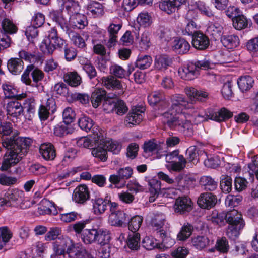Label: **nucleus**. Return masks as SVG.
<instances>
[{"instance_id": "obj_47", "label": "nucleus", "mask_w": 258, "mask_h": 258, "mask_svg": "<svg viewBox=\"0 0 258 258\" xmlns=\"http://www.w3.org/2000/svg\"><path fill=\"white\" fill-rule=\"evenodd\" d=\"M143 220V218L141 216L137 215L132 217L128 222V229L133 233H136L141 227Z\"/></svg>"}, {"instance_id": "obj_21", "label": "nucleus", "mask_w": 258, "mask_h": 258, "mask_svg": "<svg viewBox=\"0 0 258 258\" xmlns=\"http://www.w3.org/2000/svg\"><path fill=\"white\" fill-rule=\"evenodd\" d=\"M225 219L230 225H239L244 223L242 219V215L236 210H232L226 214Z\"/></svg>"}, {"instance_id": "obj_51", "label": "nucleus", "mask_w": 258, "mask_h": 258, "mask_svg": "<svg viewBox=\"0 0 258 258\" xmlns=\"http://www.w3.org/2000/svg\"><path fill=\"white\" fill-rule=\"evenodd\" d=\"M151 57L149 55H140L136 60V66L141 69L149 67L152 63Z\"/></svg>"}, {"instance_id": "obj_49", "label": "nucleus", "mask_w": 258, "mask_h": 258, "mask_svg": "<svg viewBox=\"0 0 258 258\" xmlns=\"http://www.w3.org/2000/svg\"><path fill=\"white\" fill-rule=\"evenodd\" d=\"M103 143H105V147L109 151H110L114 154H118L121 149V145L120 143L116 141L104 140Z\"/></svg>"}, {"instance_id": "obj_32", "label": "nucleus", "mask_w": 258, "mask_h": 258, "mask_svg": "<svg viewBox=\"0 0 258 258\" xmlns=\"http://www.w3.org/2000/svg\"><path fill=\"white\" fill-rule=\"evenodd\" d=\"M64 80L70 86L77 87L81 83V77L76 72L68 73L64 76Z\"/></svg>"}, {"instance_id": "obj_15", "label": "nucleus", "mask_w": 258, "mask_h": 258, "mask_svg": "<svg viewBox=\"0 0 258 258\" xmlns=\"http://www.w3.org/2000/svg\"><path fill=\"white\" fill-rule=\"evenodd\" d=\"M70 25L74 28L83 29L88 24L86 16L77 13L73 14L70 17Z\"/></svg>"}, {"instance_id": "obj_36", "label": "nucleus", "mask_w": 258, "mask_h": 258, "mask_svg": "<svg viewBox=\"0 0 258 258\" xmlns=\"http://www.w3.org/2000/svg\"><path fill=\"white\" fill-rule=\"evenodd\" d=\"M36 103L33 99H27L25 100L24 108L26 110L25 117L28 120H31L35 113Z\"/></svg>"}, {"instance_id": "obj_9", "label": "nucleus", "mask_w": 258, "mask_h": 258, "mask_svg": "<svg viewBox=\"0 0 258 258\" xmlns=\"http://www.w3.org/2000/svg\"><path fill=\"white\" fill-rule=\"evenodd\" d=\"M68 254L70 258H91L83 246L80 243H74L68 249Z\"/></svg>"}, {"instance_id": "obj_25", "label": "nucleus", "mask_w": 258, "mask_h": 258, "mask_svg": "<svg viewBox=\"0 0 258 258\" xmlns=\"http://www.w3.org/2000/svg\"><path fill=\"white\" fill-rule=\"evenodd\" d=\"M9 71L14 75L19 74L23 69V62L20 59L11 58L7 64Z\"/></svg>"}, {"instance_id": "obj_30", "label": "nucleus", "mask_w": 258, "mask_h": 258, "mask_svg": "<svg viewBox=\"0 0 258 258\" xmlns=\"http://www.w3.org/2000/svg\"><path fill=\"white\" fill-rule=\"evenodd\" d=\"M96 231V241L101 245L105 246L111 239L109 232L105 229H98Z\"/></svg>"}, {"instance_id": "obj_55", "label": "nucleus", "mask_w": 258, "mask_h": 258, "mask_svg": "<svg viewBox=\"0 0 258 258\" xmlns=\"http://www.w3.org/2000/svg\"><path fill=\"white\" fill-rule=\"evenodd\" d=\"M232 178L228 176L222 175L220 182V187L223 192L229 193L232 189Z\"/></svg>"}, {"instance_id": "obj_58", "label": "nucleus", "mask_w": 258, "mask_h": 258, "mask_svg": "<svg viewBox=\"0 0 258 258\" xmlns=\"http://www.w3.org/2000/svg\"><path fill=\"white\" fill-rule=\"evenodd\" d=\"M62 117L63 123L69 124L75 120L76 113L72 108L67 107L63 111Z\"/></svg>"}, {"instance_id": "obj_60", "label": "nucleus", "mask_w": 258, "mask_h": 258, "mask_svg": "<svg viewBox=\"0 0 258 258\" xmlns=\"http://www.w3.org/2000/svg\"><path fill=\"white\" fill-rule=\"evenodd\" d=\"M2 25L4 30L8 33H16L17 28L13 22L9 19L5 18L2 21Z\"/></svg>"}, {"instance_id": "obj_44", "label": "nucleus", "mask_w": 258, "mask_h": 258, "mask_svg": "<svg viewBox=\"0 0 258 258\" xmlns=\"http://www.w3.org/2000/svg\"><path fill=\"white\" fill-rule=\"evenodd\" d=\"M200 183L206 189L211 191L215 190L217 186V182L210 176H202L200 178Z\"/></svg>"}, {"instance_id": "obj_41", "label": "nucleus", "mask_w": 258, "mask_h": 258, "mask_svg": "<svg viewBox=\"0 0 258 258\" xmlns=\"http://www.w3.org/2000/svg\"><path fill=\"white\" fill-rule=\"evenodd\" d=\"M225 216V213H219L217 210H214L207 216V219L213 223L220 224L223 222Z\"/></svg>"}, {"instance_id": "obj_42", "label": "nucleus", "mask_w": 258, "mask_h": 258, "mask_svg": "<svg viewBox=\"0 0 258 258\" xmlns=\"http://www.w3.org/2000/svg\"><path fill=\"white\" fill-rule=\"evenodd\" d=\"M137 22L140 26L148 27L152 23V17L148 13L142 12L138 15L137 18Z\"/></svg>"}, {"instance_id": "obj_34", "label": "nucleus", "mask_w": 258, "mask_h": 258, "mask_svg": "<svg viewBox=\"0 0 258 258\" xmlns=\"http://www.w3.org/2000/svg\"><path fill=\"white\" fill-rule=\"evenodd\" d=\"M208 33L212 35L215 39L219 38L223 34V27L218 23H214L209 25L207 28Z\"/></svg>"}, {"instance_id": "obj_7", "label": "nucleus", "mask_w": 258, "mask_h": 258, "mask_svg": "<svg viewBox=\"0 0 258 258\" xmlns=\"http://www.w3.org/2000/svg\"><path fill=\"white\" fill-rule=\"evenodd\" d=\"M73 241L71 238L67 236H62L58 237L53 243V251L59 252L68 253V249L72 245Z\"/></svg>"}, {"instance_id": "obj_19", "label": "nucleus", "mask_w": 258, "mask_h": 258, "mask_svg": "<svg viewBox=\"0 0 258 258\" xmlns=\"http://www.w3.org/2000/svg\"><path fill=\"white\" fill-rule=\"evenodd\" d=\"M39 152L42 157L46 160H52L56 157L55 149L51 143L42 144L39 148Z\"/></svg>"}, {"instance_id": "obj_62", "label": "nucleus", "mask_w": 258, "mask_h": 258, "mask_svg": "<svg viewBox=\"0 0 258 258\" xmlns=\"http://www.w3.org/2000/svg\"><path fill=\"white\" fill-rule=\"evenodd\" d=\"M186 155L187 156V159L196 164L198 161V153L197 149L195 146H191L186 151Z\"/></svg>"}, {"instance_id": "obj_45", "label": "nucleus", "mask_w": 258, "mask_h": 258, "mask_svg": "<svg viewBox=\"0 0 258 258\" xmlns=\"http://www.w3.org/2000/svg\"><path fill=\"white\" fill-rule=\"evenodd\" d=\"M186 160L182 155H180L177 160L174 161L172 164L166 165L167 168L175 171H180L185 167Z\"/></svg>"}, {"instance_id": "obj_38", "label": "nucleus", "mask_w": 258, "mask_h": 258, "mask_svg": "<svg viewBox=\"0 0 258 258\" xmlns=\"http://www.w3.org/2000/svg\"><path fill=\"white\" fill-rule=\"evenodd\" d=\"M253 83V80L249 76L242 77L237 81L239 88L243 92L250 89Z\"/></svg>"}, {"instance_id": "obj_3", "label": "nucleus", "mask_w": 258, "mask_h": 258, "mask_svg": "<svg viewBox=\"0 0 258 258\" xmlns=\"http://www.w3.org/2000/svg\"><path fill=\"white\" fill-rule=\"evenodd\" d=\"M170 100L171 103L170 108V113L168 111L165 112L162 114L164 119L168 116H173L174 114H185V110L191 108L189 102L183 95L179 94L173 95L171 96Z\"/></svg>"}, {"instance_id": "obj_35", "label": "nucleus", "mask_w": 258, "mask_h": 258, "mask_svg": "<svg viewBox=\"0 0 258 258\" xmlns=\"http://www.w3.org/2000/svg\"><path fill=\"white\" fill-rule=\"evenodd\" d=\"M24 196V192L18 189L12 190L6 194V197L10 202H19L21 201Z\"/></svg>"}, {"instance_id": "obj_33", "label": "nucleus", "mask_w": 258, "mask_h": 258, "mask_svg": "<svg viewBox=\"0 0 258 258\" xmlns=\"http://www.w3.org/2000/svg\"><path fill=\"white\" fill-rule=\"evenodd\" d=\"M105 94V91L103 89L96 90L92 93L91 101L93 107L97 108L100 105Z\"/></svg>"}, {"instance_id": "obj_59", "label": "nucleus", "mask_w": 258, "mask_h": 258, "mask_svg": "<svg viewBox=\"0 0 258 258\" xmlns=\"http://www.w3.org/2000/svg\"><path fill=\"white\" fill-rule=\"evenodd\" d=\"M150 224L154 230H159V232H160L161 215L160 212L152 214L151 217Z\"/></svg>"}, {"instance_id": "obj_61", "label": "nucleus", "mask_w": 258, "mask_h": 258, "mask_svg": "<svg viewBox=\"0 0 258 258\" xmlns=\"http://www.w3.org/2000/svg\"><path fill=\"white\" fill-rule=\"evenodd\" d=\"M65 7L70 16L73 14L78 13L80 6L77 2L73 0H68L66 2Z\"/></svg>"}, {"instance_id": "obj_46", "label": "nucleus", "mask_w": 258, "mask_h": 258, "mask_svg": "<svg viewBox=\"0 0 258 258\" xmlns=\"http://www.w3.org/2000/svg\"><path fill=\"white\" fill-rule=\"evenodd\" d=\"M248 21L243 15H237L233 20V25L237 30H241L247 27Z\"/></svg>"}, {"instance_id": "obj_12", "label": "nucleus", "mask_w": 258, "mask_h": 258, "mask_svg": "<svg viewBox=\"0 0 258 258\" xmlns=\"http://www.w3.org/2000/svg\"><path fill=\"white\" fill-rule=\"evenodd\" d=\"M127 215L122 211L111 213L108 217V223L112 226L121 227L126 221Z\"/></svg>"}, {"instance_id": "obj_54", "label": "nucleus", "mask_w": 258, "mask_h": 258, "mask_svg": "<svg viewBox=\"0 0 258 258\" xmlns=\"http://www.w3.org/2000/svg\"><path fill=\"white\" fill-rule=\"evenodd\" d=\"M242 197L241 196H233L229 195L225 199V203L227 207L232 208L238 206L242 201Z\"/></svg>"}, {"instance_id": "obj_53", "label": "nucleus", "mask_w": 258, "mask_h": 258, "mask_svg": "<svg viewBox=\"0 0 258 258\" xmlns=\"http://www.w3.org/2000/svg\"><path fill=\"white\" fill-rule=\"evenodd\" d=\"M40 49L44 54H51L55 50V46L50 40L44 39L40 44Z\"/></svg>"}, {"instance_id": "obj_31", "label": "nucleus", "mask_w": 258, "mask_h": 258, "mask_svg": "<svg viewBox=\"0 0 258 258\" xmlns=\"http://www.w3.org/2000/svg\"><path fill=\"white\" fill-rule=\"evenodd\" d=\"M86 9L87 14L94 17L101 16L103 13L102 5L97 2L90 3Z\"/></svg>"}, {"instance_id": "obj_8", "label": "nucleus", "mask_w": 258, "mask_h": 258, "mask_svg": "<svg viewBox=\"0 0 258 258\" xmlns=\"http://www.w3.org/2000/svg\"><path fill=\"white\" fill-rule=\"evenodd\" d=\"M145 109L143 107H136L132 110V112L128 114L126 118V122L130 127L131 125L139 124L143 118Z\"/></svg>"}, {"instance_id": "obj_57", "label": "nucleus", "mask_w": 258, "mask_h": 258, "mask_svg": "<svg viewBox=\"0 0 258 258\" xmlns=\"http://www.w3.org/2000/svg\"><path fill=\"white\" fill-rule=\"evenodd\" d=\"M140 241V234L138 233H133L128 236V246L132 249H137L139 247Z\"/></svg>"}, {"instance_id": "obj_52", "label": "nucleus", "mask_w": 258, "mask_h": 258, "mask_svg": "<svg viewBox=\"0 0 258 258\" xmlns=\"http://www.w3.org/2000/svg\"><path fill=\"white\" fill-rule=\"evenodd\" d=\"M69 37L73 43L79 48H83L85 46L84 40L81 36L74 32H68Z\"/></svg>"}, {"instance_id": "obj_43", "label": "nucleus", "mask_w": 258, "mask_h": 258, "mask_svg": "<svg viewBox=\"0 0 258 258\" xmlns=\"http://www.w3.org/2000/svg\"><path fill=\"white\" fill-rule=\"evenodd\" d=\"M142 244L144 247L148 250H152L154 248L160 247V244L157 240L151 236H146L142 240Z\"/></svg>"}, {"instance_id": "obj_5", "label": "nucleus", "mask_w": 258, "mask_h": 258, "mask_svg": "<svg viewBox=\"0 0 258 258\" xmlns=\"http://www.w3.org/2000/svg\"><path fill=\"white\" fill-rule=\"evenodd\" d=\"M185 92L191 102H205L209 98V93L202 89L188 87L185 89Z\"/></svg>"}, {"instance_id": "obj_6", "label": "nucleus", "mask_w": 258, "mask_h": 258, "mask_svg": "<svg viewBox=\"0 0 258 258\" xmlns=\"http://www.w3.org/2000/svg\"><path fill=\"white\" fill-rule=\"evenodd\" d=\"M193 208V203L187 197L178 198L175 202L174 209L175 212L184 214L191 211Z\"/></svg>"}, {"instance_id": "obj_4", "label": "nucleus", "mask_w": 258, "mask_h": 258, "mask_svg": "<svg viewBox=\"0 0 258 258\" xmlns=\"http://www.w3.org/2000/svg\"><path fill=\"white\" fill-rule=\"evenodd\" d=\"M93 139L95 146L91 148L92 155L102 161H105L107 159V151L105 143H103L104 139L98 134Z\"/></svg>"}, {"instance_id": "obj_2", "label": "nucleus", "mask_w": 258, "mask_h": 258, "mask_svg": "<svg viewBox=\"0 0 258 258\" xmlns=\"http://www.w3.org/2000/svg\"><path fill=\"white\" fill-rule=\"evenodd\" d=\"M164 121L173 130L177 131L184 136L191 137L194 135V128L190 116L185 114H179L177 116H167Z\"/></svg>"}, {"instance_id": "obj_50", "label": "nucleus", "mask_w": 258, "mask_h": 258, "mask_svg": "<svg viewBox=\"0 0 258 258\" xmlns=\"http://www.w3.org/2000/svg\"><path fill=\"white\" fill-rule=\"evenodd\" d=\"M111 110H114L116 114L119 115H122L125 114L128 108L126 106L125 103L120 100H117L114 102L112 105H111Z\"/></svg>"}, {"instance_id": "obj_28", "label": "nucleus", "mask_w": 258, "mask_h": 258, "mask_svg": "<svg viewBox=\"0 0 258 258\" xmlns=\"http://www.w3.org/2000/svg\"><path fill=\"white\" fill-rule=\"evenodd\" d=\"M223 46L228 49H233L238 46L239 40L238 36L234 35L224 36L221 38Z\"/></svg>"}, {"instance_id": "obj_11", "label": "nucleus", "mask_w": 258, "mask_h": 258, "mask_svg": "<svg viewBox=\"0 0 258 258\" xmlns=\"http://www.w3.org/2000/svg\"><path fill=\"white\" fill-rule=\"evenodd\" d=\"M171 46L176 53L180 54L187 53L190 48L189 43L181 38H176L172 42Z\"/></svg>"}, {"instance_id": "obj_20", "label": "nucleus", "mask_w": 258, "mask_h": 258, "mask_svg": "<svg viewBox=\"0 0 258 258\" xmlns=\"http://www.w3.org/2000/svg\"><path fill=\"white\" fill-rule=\"evenodd\" d=\"M122 26L120 22H112L107 28V31L109 35L108 43L110 45H113L117 41V34Z\"/></svg>"}, {"instance_id": "obj_64", "label": "nucleus", "mask_w": 258, "mask_h": 258, "mask_svg": "<svg viewBox=\"0 0 258 258\" xmlns=\"http://www.w3.org/2000/svg\"><path fill=\"white\" fill-rule=\"evenodd\" d=\"M175 242L169 233H162V249L172 247Z\"/></svg>"}, {"instance_id": "obj_29", "label": "nucleus", "mask_w": 258, "mask_h": 258, "mask_svg": "<svg viewBox=\"0 0 258 258\" xmlns=\"http://www.w3.org/2000/svg\"><path fill=\"white\" fill-rule=\"evenodd\" d=\"M193 231V226L190 224H184L177 235V240H186L191 235Z\"/></svg>"}, {"instance_id": "obj_10", "label": "nucleus", "mask_w": 258, "mask_h": 258, "mask_svg": "<svg viewBox=\"0 0 258 258\" xmlns=\"http://www.w3.org/2000/svg\"><path fill=\"white\" fill-rule=\"evenodd\" d=\"M89 198L88 189L85 185H81L77 187L72 195L73 200L78 203H84Z\"/></svg>"}, {"instance_id": "obj_14", "label": "nucleus", "mask_w": 258, "mask_h": 258, "mask_svg": "<svg viewBox=\"0 0 258 258\" xmlns=\"http://www.w3.org/2000/svg\"><path fill=\"white\" fill-rule=\"evenodd\" d=\"M192 43L195 48L204 50L209 46V40L204 34L197 32L192 37Z\"/></svg>"}, {"instance_id": "obj_13", "label": "nucleus", "mask_w": 258, "mask_h": 258, "mask_svg": "<svg viewBox=\"0 0 258 258\" xmlns=\"http://www.w3.org/2000/svg\"><path fill=\"white\" fill-rule=\"evenodd\" d=\"M217 202V198L212 193H204L201 195L198 200V204L202 208H210Z\"/></svg>"}, {"instance_id": "obj_24", "label": "nucleus", "mask_w": 258, "mask_h": 258, "mask_svg": "<svg viewBox=\"0 0 258 258\" xmlns=\"http://www.w3.org/2000/svg\"><path fill=\"white\" fill-rule=\"evenodd\" d=\"M148 184L150 186V191L153 195L149 198L150 202L155 200V197H157L161 190V182L156 177H154L148 180Z\"/></svg>"}, {"instance_id": "obj_22", "label": "nucleus", "mask_w": 258, "mask_h": 258, "mask_svg": "<svg viewBox=\"0 0 258 258\" xmlns=\"http://www.w3.org/2000/svg\"><path fill=\"white\" fill-rule=\"evenodd\" d=\"M93 212L97 215L103 214L106 210L109 202L102 198H96L92 200Z\"/></svg>"}, {"instance_id": "obj_23", "label": "nucleus", "mask_w": 258, "mask_h": 258, "mask_svg": "<svg viewBox=\"0 0 258 258\" xmlns=\"http://www.w3.org/2000/svg\"><path fill=\"white\" fill-rule=\"evenodd\" d=\"M209 238L204 235H197L191 239V244L195 248L202 250L209 245Z\"/></svg>"}, {"instance_id": "obj_39", "label": "nucleus", "mask_w": 258, "mask_h": 258, "mask_svg": "<svg viewBox=\"0 0 258 258\" xmlns=\"http://www.w3.org/2000/svg\"><path fill=\"white\" fill-rule=\"evenodd\" d=\"M144 150L146 153H152L154 151L158 152L160 148L159 140L152 139L145 142L144 144Z\"/></svg>"}, {"instance_id": "obj_37", "label": "nucleus", "mask_w": 258, "mask_h": 258, "mask_svg": "<svg viewBox=\"0 0 258 258\" xmlns=\"http://www.w3.org/2000/svg\"><path fill=\"white\" fill-rule=\"evenodd\" d=\"M244 226V223H241L239 225H237L229 224L226 231V235L229 238L235 239L238 237L240 231L243 228Z\"/></svg>"}, {"instance_id": "obj_27", "label": "nucleus", "mask_w": 258, "mask_h": 258, "mask_svg": "<svg viewBox=\"0 0 258 258\" xmlns=\"http://www.w3.org/2000/svg\"><path fill=\"white\" fill-rule=\"evenodd\" d=\"M232 113L225 108L210 115V119L217 122H221L229 119L232 116Z\"/></svg>"}, {"instance_id": "obj_1", "label": "nucleus", "mask_w": 258, "mask_h": 258, "mask_svg": "<svg viewBox=\"0 0 258 258\" xmlns=\"http://www.w3.org/2000/svg\"><path fill=\"white\" fill-rule=\"evenodd\" d=\"M31 144V140L24 137H11L2 142V146L9 150L3 157L1 167L2 171H7L17 164L27 152V148Z\"/></svg>"}, {"instance_id": "obj_17", "label": "nucleus", "mask_w": 258, "mask_h": 258, "mask_svg": "<svg viewBox=\"0 0 258 258\" xmlns=\"http://www.w3.org/2000/svg\"><path fill=\"white\" fill-rule=\"evenodd\" d=\"M178 74L180 77L184 80H193L197 75L196 66L194 64H188L178 70Z\"/></svg>"}, {"instance_id": "obj_26", "label": "nucleus", "mask_w": 258, "mask_h": 258, "mask_svg": "<svg viewBox=\"0 0 258 258\" xmlns=\"http://www.w3.org/2000/svg\"><path fill=\"white\" fill-rule=\"evenodd\" d=\"M189 6L191 9H198L204 15L210 17L212 16V12L209 7L201 0H189Z\"/></svg>"}, {"instance_id": "obj_63", "label": "nucleus", "mask_w": 258, "mask_h": 258, "mask_svg": "<svg viewBox=\"0 0 258 258\" xmlns=\"http://www.w3.org/2000/svg\"><path fill=\"white\" fill-rule=\"evenodd\" d=\"M68 124L60 123L56 125L54 129V134L59 137H62L69 133Z\"/></svg>"}, {"instance_id": "obj_40", "label": "nucleus", "mask_w": 258, "mask_h": 258, "mask_svg": "<svg viewBox=\"0 0 258 258\" xmlns=\"http://www.w3.org/2000/svg\"><path fill=\"white\" fill-rule=\"evenodd\" d=\"M97 229H85L83 231L82 239L86 244H90L96 241Z\"/></svg>"}, {"instance_id": "obj_16", "label": "nucleus", "mask_w": 258, "mask_h": 258, "mask_svg": "<svg viewBox=\"0 0 258 258\" xmlns=\"http://www.w3.org/2000/svg\"><path fill=\"white\" fill-rule=\"evenodd\" d=\"M103 85L107 89H117L120 90L119 94L123 93V88L120 81L113 76L103 77L102 78Z\"/></svg>"}, {"instance_id": "obj_56", "label": "nucleus", "mask_w": 258, "mask_h": 258, "mask_svg": "<svg viewBox=\"0 0 258 258\" xmlns=\"http://www.w3.org/2000/svg\"><path fill=\"white\" fill-rule=\"evenodd\" d=\"M139 45L142 50L148 49L150 46V34L148 32H144L139 40Z\"/></svg>"}, {"instance_id": "obj_18", "label": "nucleus", "mask_w": 258, "mask_h": 258, "mask_svg": "<svg viewBox=\"0 0 258 258\" xmlns=\"http://www.w3.org/2000/svg\"><path fill=\"white\" fill-rule=\"evenodd\" d=\"M7 111L8 114L14 117L17 118L23 112V107L17 100H12L7 104Z\"/></svg>"}, {"instance_id": "obj_48", "label": "nucleus", "mask_w": 258, "mask_h": 258, "mask_svg": "<svg viewBox=\"0 0 258 258\" xmlns=\"http://www.w3.org/2000/svg\"><path fill=\"white\" fill-rule=\"evenodd\" d=\"M78 124L80 128L86 132L92 130L94 132V127H93V120L87 116H83L78 120Z\"/></svg>"}]
</instances>
